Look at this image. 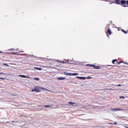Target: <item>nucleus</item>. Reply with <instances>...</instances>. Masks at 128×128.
<instances>
[{
    "mask_svg": "<svg viewBox=\"0 0 128 128\" xmlns=\"http://www.w3.org/2000/svg\"><path fill=\"white\" fill-rule=\"evenodd\" d=\"M34 89H32V92H36L38 93V92H40V90H46V91H48V92H50V90H46L45 88H43L42 87L38 86H34Z\"/></svg>",
    "mask_w": 128,
    "mask_h": 128,
    "instance_id": "1",
    "label": "nucleus"
},
{
    "mask_svg": "<svg viewBox=\"0 0 128 128\" xmlns=\"http://www.w3.org/2000/svg\"><path fill=\"white\" fill-rule=\"evenodd\" d=\"M87 66H92V67H93V68H94L96 70H99L100 68V66L93 65V64H87Z\"/></svg>",
    "mask_w": 128,
    "mask_h": 128,
    "instance_id": "2",
    "label": "nucleus"
},
{
    "mask_svg": "<svg viewBox=\"0 0 128 128\" xmlns=\"http://www.w3.org/2000/svg\"><path fill=\"white\" fill-rule=\"evenodd\" d=\"M115 62H116V59L112 60V64H116V65H118V64H120L121 63L124 62H123L121 61V62H117L116 63H114ZM124 63L126 64H128L125 63V62H124Z\"/></svg>",
    "mask_w": 128,
    "mask_h": 128,
    "instance_id": "3",
    "label": "nucleus"
},
{
    "mask_svg": "<svg viewBox=\"0 0 128 128\" xmlns=\"http://www.w3.org/2000/svg\"><path fill=\"white\" fill-rule=\"evenodd\" d=\"M126 4H128V1H125L124 0H122L121 1V4L123 5L122 6L124 7H126Z\"/></svg>",
    "mask_w": 128,
    "mask_h": 128,
    "instance_id": "4",
    "label": "nucleus"
},
{
    "mask_svg": "<svg viewBox=\"0 0 128 128\" xmlns=\"http://www.w3.org/2000/svg\"><path fill=\"white\" fill-rule=\"evenodd\" d=\"M18 76L22 78H30V77L29 76H26L24 75H18Z\"/></svg>",
    "mask_w": 128,
    "mask_h": 128,
    "instance_id": "5",
    "label": "nucleus"
},
{
    "mask_svg": "<svg viewBox=\"0 0 128 128\" xmlns=\"http://www.w3.org/2000/svg\"><path fill=\"white\" fill-rule=\"evenodd\" d=\"M64 74L68 76H72V73H70V72H64Z\"/></svg>",
    "mask_w": 128,
    "mask_h": 128,
    "instance_id": "6",
    "label": "nucleus"
},
{
    "mask_svg": "<svg viewBox=\"0 0 128 128\" xmlns=\"http://www.w3.org/2000/svg\"><path fill=\"white\" fill-rule=\"evenodd\" d=\"M66 79V78H65V77H58L57 80H64Z\"/></svg>",
    "mask_w": 128,
    "mask_h": 128,
    "instance_id": "7",
    "label": "nucleus"
},
{
    "mask_svg": "<svg viewBox=\"0 0 128 128\" xmlns=\"http://www.w3.org/2000/svg\"><path fill=\"white\" fill-rule=\"evenodd\" d=\"M78 78H79L80 80H85L86 79V77H80V76H77Z\"/></svg>",
    "mask_w": 128,
    "mask_h": 128,
    "instance_id": "8",
    "label": "nucleus"
},
{
    "mask_svg": "<svg viewBox=\"0 0 128 128\" xmlns=\"http://www.w3.org/2000/svg\"><path fill=\"white\" fill-rule=\"evenodd\" d=\"M34 69L36 70H42V68H40L34 67Z\"/></svg>",
    "mask_w": 128,
    "mask_h": 128,
    "instance_id": "9",
    "label": "nucleus"
},
{
    "mask_svg": "<svg viewBox=\"0 0 128 128\" xmlns=\"http://www.w3.org/2000/svg\"><path fill=\"white\" fill-rule=\"evenodd\" d=\"M115 3H116L117 4H120V0H115Z\"/></svg>",
    "mask_w": 128,
    "mask_h": 128,
    "instance_id": "10",
    "label": "nucleus"
},
{
    "mask_svg": "<svg viewBox=\"0 0 128 128\" xmlns=\"http://www.w3.org/2000/svg\"><path fill=\"white\" fill-rule=\"evenodd\" d=\"M76 103L75 102H68V104L70 105V104H72V105H74V104H75Z\"/></svg>",
    "mask_w": 128,
    "mask_h": 128,
    "instance_id": "11",
    "label": "nucleus"
},
{
    "mask_svg": "<svg viewBox=\"0 0 128 128\" xmlns=\"http://www.w3.org/2000/svg\"><path fill=\"white\" fill-rule=\"evenodd\" d=\"M114 90V89L112 88H110V89H108V88H104V89H103L102 90Z\"/></svg>",
    "mask_w": 128,
    "mask_h": 128,
    "instance_id": "12",
    "label": "nucleus"
},
{
    "mask_svg": "<svg viewBox=\"0 0 128 128\" xmlns=\"http://www.w3.org/2000/svg\"><path fill=\"white\" fill-rule=\"evenodd\" d=\"M78 75V74H77V73L72 74V76H76Z\"/></svg>",
    "mask_w": 128,
    "mask_h": 128,
    "instance_id": "13",
    "label": "nucleus"
},
{
    "mask_svg": "<svg viewBox=\"0 0 128 128\" xmlns=\"http://www.w3.org/2000/svg\"><path fill=\"white\" fill-rule=\"evenodd\" d=\"M108 34H112V32H111L110 30L108 29Z\"/></svg>",
    "mask_w": 128,
    "mask_h": 128,
    "instance_id": "14",
    "label": "nucleus"
},
{
    "mask_svg": "<svg viewBox=\"0 0 128 128\" xmlns=\"http://www.w3.org/2000/svg\"><path fill=\"white\" fill-rule=\"evenodd\" d=\"M51 106H50V105H44V108H51Z\"/></svg>",
    "mask_w": 128,
    "mask_h": 128,
    "instance_id": "15",
    "label": "nucleus"
},
{
    "mask_svg": "<svg viewBox=\"0 0 128 128\" xmlns=\"http://www.w3.org/2000/svg\"><path fill=\"white\" fill-rule=\"evenodd\" d=\"M113 110H116V111L122 110V109H116V108L113 109Z\"/></svg>",
    "mask_w": 128,
    "mask_h": 128,
    "instance_id": "16",
    "label": "nucleus"
},
{
    "mask_svg": "<svg viewBox=\"0 0 128 128\" xmlns=\"http://www.w3.org/2000/svg\"><path fill=\"white\" fill-rule=\"evenodd\" d=\"M122 32H123L125 34H128V32H126V31H125L124 30H122Z\"/></svg>",
    "mask_w": 128,
    "mask_h": 128,
    "instance_id": "17",
    "label": "nucleus"
},
{
    "mask_svg": "<svg viewBox=\"0 0 128 128\" xmlns=\"http://www.w3.org/2000/svg\"><path fill=\"white\" fill-rule=\"evenodd\" d=\"M110 124H114V125H116V124H118V123L116 122H114V124L112 123H110Z\"/></svg>",
    "mask_w": 128,
    "mask_h": 128,
    "instance_id": "18",
    "label": "nucleus"
},
{
    "mask_svg": "<svg viewBox=\"0 0 128 128\" xmlns=\"http://www.w3.org/2000/svg\"><path fill=\"white\" fill-rule=\"evenodd\" d=\"M34 80H40V79L38 78H34Z\"/></svg>",
    "mask_w": 128,
    "mask_h": 128,
    "instance_id": "19",
    "label": "nucleus"
},
{
    "mask_svg": "<svg viewBox=\"0 0 128 128\" xmlns=\"http://www.w3.org/2000/svg\"><path fill=\"white\" fill-rule=\"evenodd\" d=\"M120 99H124V96H120Z\"/></svg>",
    "mask_w": 128,
    "mask_h": 128,
    "instance_id": "20",
    "label": "nucleus"
},
{
    "mask_svg": "<svg viewBox=\"0 0 128 128\" xmlns=\"http://www.w3.org/2000/svg\"><path fill=\"white\" fill-rule=\"evenodd\" d=\"M3 65L6 66H8V64H6V63H4Z\"/></svg>",
    "mask_w": 128,
    "mask_h": 128,
    "instance_id": "21",
    "label": "nucleus"
},
{
    "mask_svg": "<svg viewBox=\"0 0 128 128\" xmlns=\"http://www.w3.org/2000/svg\"><path fill=\"white\" fill-rule=\"evenodd\" d=\"M92 77H90V76H88V77H87V79L88 80H90V79H92Z\"/></svg>",
    "mask_w": 128,
    "mask_h": 128,
    "instance_id": "22",
    "label": "nucleus"
},
{
    "mask_svg": "<svg viewBox=\"0 0 128 128\" xmlns=\"http://www.w3.org/2000/svg\"><path fill=\"white\" fill-rule=\"evenodd\" d=\"M0 74H4V75L6 76V73L0 72Z\"/></svg>",
    "mask_w": 128,
    "mask_h": 128,
    "instance_id": "23",
    "label": "nucleus"
},
{
    "mask_svg": "<svg viewBox=\"0 0 128 128\" xmlns=\"http://www.w3.org/2000/svg\"><path fill=\"white\" fill-rule=\"evenodd\" d=\"M12 54H14V55H16L17 53L16 52H12Z\"/></svg>",
    "mask_w": 128,
    "mask_h": 128,
    "instance_id": "24",
    "label": "nucleus"
},
{
    "mask_svg": "<svg viewBox=\"0 0 128 128\" xmlns=\"http://www.w3.org/2000/svg\"><path fill=\"white\" fill-rule=\"evenodd\" d=\"M122 86V85L120 84L116 85V86L119 87V86Z\"/></svg>",
    "mask_w": 128,
    "mask_h": 128,
    "instance_id": "25",
    "label": "nucleus"
},
{
    "mask_svg": "<svg viewBox=\"0 0 128 128\" xmlns=\"http://www.w3.org/2000/svg\"><path fill=\"white\" fill-rule=\"evenodd\" d=\"M0 80H5V78L0 77Z\"/></svg>",
    "mask_w": 128,
    "mask_h": 128,
    "instance_id": "26",
    "label": "nucleus"
},
{
    "mask_svg": "<svg viewBox=\"0 0 128 128\" xmlns=\"http://www.w3.org/2000/svg\"><path fill=\"white\" fill-rule=\"evenodd\" d=\"M118 62V60H116V62H114V63Z\"/></svg>",
    "mask_w": 128,
    "mask_h": 128,
    "instance_id": "27",
    "label": "nucleus"
},
{
    "mask_svg": "<svg viewBox=\"0 0 128 128\" xmlns=\"http://www.w3.org/2000/svg\"><path fill=\"white\" fill-rule=\"evenodd\" d=\"M22 116H24V115H20L19 117H22Z\"/></svg>",
    "mask_w": 128,
    "mask_h": 128,
    "instance_id": "28",
    "label": "nucleus"
},
{
    "mask_svg": "<svg viewBox=\"0 0 128 128\" xmlns=\"http://www.w3.org/2000/svg\"><path fill=\"white\" fill-rule=\"evenodd\" d=\"M61 62L64 64V62Z\"/></svg>",
    "mask_w": 128,
    "mask_h": 128,
    "instance_id": "29",
    "label": "nucleus"
},
{
    "mask_svg": "<svg viewBox=\"0 0 128 128\" xmlns=\"http://www.w3.org/2000/svg\"><path fill=\"white\" fill-rule=\"evenodd\" d=\"M106 36H108V34H106Z\"/></svg>",
    "mask_w": 128,
    "mask_h": 128,
    "instance_id": "30",
    "label": "nucleus"
},
{
    "mask_svg": "<svg viewBox=\"0 0 128 128\" xmlns=\"http://www.w3.org/2000/svg\"><path fill=\"white\" fill-rule=\"evenodd\" d=\"M23 52L22 51V52Z\"/></svg>",
    "mask_w": 128,
    "mask_h": 128,
    "instance_id": "31",
    "label": "nucleus"
},
{
    "mask_svg": "<svg viewBox=\"0 0 128 128\" xmlns=\"http://www.w3.org/2000/svg\"><path fill=\"white\" fill-rule=\"evenodd\" d=\"M0 68H1V67H0Z\"/></svg>",
    "mask_w": 128,
    "mask_h": 128,
    "instance_id": "32",
    "label": "nucleus"
},
{
    "mask_svg": "<svg viewBox=\"0 0 128 128\" xmlns=\"http://www.w3.org/2000/svg\"><path fill=\"white\" fill-rule=\"evenodd\" d=\"M0 64H1V62H0Z\"/></svg>",
    "mask_w": 128,
    "mask_h": 128,
    "instance_id": "33",
    "label": "nucleus"
}]
</instances>
